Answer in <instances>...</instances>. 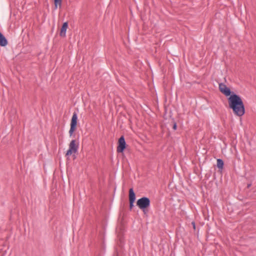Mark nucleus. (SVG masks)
I'll list each match as a JSON object with an SVG mask.
<instances>
[{"mask_svg": "<svg viewBox=\"0 0 256 256\" xmlns=\"http://www.w3.org/2000/svg\"><path fill=\"white\" fill-rule=\"evenodd\" d=\"M228 100L229 107L232 110L235 115L241 116L244 114V106L241 98L238 95L232 93Z\"/></svg>", "mask_w": 256, "mask_h": 256, "instance_id": "nucleus-1", "label": "nucleus"}, {"mask_svg": "<svg viewBox=\"0 0 256 256\" xmlns=\"http://www.w3.org/2000/svg\"><path fill=\"white\" fill-rule=\"evenodd\" d=\"M150 200L147 197H142L138 199L136 202L137 206L142 210L144 214H146V210L150 206Z\"/></svg>", "mask_w": 256, "mask_h": 256, "instance_id": "nucleus-2", "label": "nucleus"}, {"mask_svg": "<svg viewBox=\"0 0 256 256\" xmlns=\"http://www.w3.org/2000/svg\"><path fill=\"white\" fill-rule=\"evenodd\" d=\"M77 120H78V116L76 112H74L73 114L71 122H70V128L69 130L70 135L71 136L74 132L76 130V128L77 125Z\"/></svg>", "mask_w": 256, "mask_h": 256, "instance_id": "nucleus-3", "label": "nucleus"}, {"mask_svg": "<svg viewBox=\"0 0 256 256\" xmlns=\"http://www.w3.org/2000/svg\"><path fill=\"white\" fill-rule=\"evenodd\" d=\"M78 145L76 144V140H72L69 145V149L66 153V156H70L72 153H76L78 151Z\"/></svg>", "mask_w": 256, "mask_h": 256, "instance_id": "nucleus-4", "label": "nucleus"}, {"mask_svg": "<svg viewBox=\"0 0 256 256\" xmlns=\"http://www.w3.org/2000/svg\"><path fill=\"white\" fill-rule=\"evenodd\" d=\"M126 148V142L124 136H121L118 141V152H122Z\"/></svg>", "mask_w": 256, "mask_h": 256, "instance_id": "nucleus-5", "label": "nucleus"}, {"mask_svg": "<svg viewBox=\"0 0 256 256\" xmlns=\"http://www.w3.org/2000/svg\"><path fill=\"white\" fill-rule=\"evenodd\" d=\"M219 90L222 93L226 96H230L232 94L230 88L227 87L223 83L219 84Z\"/></svg>", "mask_w": 256, "mask_h": 256, "instance_id": "nucleus-6", "label": "nucleus"}, {"mask_svg": "<svg viewBox=\"0 0 256 256\" xmlns=\"http://www.w3.org/2000/svg\"><path fill=\"white\" fill-rule=\"evenodd\" d=\"M68 27V22H65L63 24L60 32V36H61L64 37L66 36V29Z\"/></svg>", "mask_w": 256, "mask_h": 256, "instance_id": "nucleus-7", "label": "nucleus"}, {"mask_svg": "<svg viewBox=\"0 0 256 256\" xmlns=\"http://www.w3.org/2000/svg\"><path fill=\"white\" fill-rule=\"evenodd\" d=\"M128 198L129 202H135L136 194L132 188H131L129 190Z\"/></svg>", "mask_w": 256, "mask_h": 256, "instance_id": "nucleus-8", "label": "nucleus"}, {"mask_svg": "<svg viewBox=\"0 0 256 256\" xmlns=\"http://www.w3.org/2000/svg\"><path fill=\"white\" fill-rule=\"evenodd\" d=\"M8 44V40L1 33L0 34V46H4Z\"/></svg>", "mask_w": 256, "mask_h": 256, "instance_id": "nucleus-9", "label": "nucleus"}, {"mask_svg": "<svg viewBox=\"0 0 256 256\" xmlns=\"http://www.w3.org/2000/svg\"><path fill=\"white\" fill-rule=\"evenodd\" d=\"M224 162L222 159L217 160V166L220 169H222L224 167Z\"/></svg>", "mask_w": 256, "mask_h": 256, "instance_id": "nucleus-10", "label": "nucleus"}, {"mask_svg": "<svg viewBox=\"0 0 256 256\" xmlns=\"http://www.w3.org/2000/svg\"><path fill=\"white\" fill-rule=\"evenodd\" d=\"M62 0H54L55 9H56L58 6L60 8L62 6Z\"/></svg>", "mask_w": 256, "mask_h": 256, "instance_id": "nucleus-11", "label": "nucleus"}, {"mask_svg": "<svg viewBox=\"0 0 256 256\" xmlns=\"http://www.w3.org/2000/svg\"><path fill=\"white\" fill-rule=\"evenodd\" d=\"M172 128L174 130H176L177 128L176 123L174 120L172 121Z\"/></svg>", "mask_w": 256, "mask_h": 256, "instance_id": "nucleus-12", "label": "nucleus"}, {"mask_svg": "<svg viewBox=\"0 0 256 256\" xmlns=\"http://www.w3.org/2000/svg\"><path fill=\"white\" fill-rule=\"evenodd\" d=\"M130 202V210H132L134 206V202Z\"/></svg>", "mask_w": 256, "mask_h": 256, "instance_id": "nucleus-13", "label": "nucleus"}, {"mask_svg": "<svg viewBox=\"0 0 256 256\" xmlns=\"http://www.w3.org/2000/svg\"><path fill=\"white\" fill-rule=\"evenodd\" d=\"M192 224L193 226V228L195 230L196 229V224H195V222H192Z\"/></svg>", "mask_w": 256, "mask_h": 256, "instance_id": "nucleus-14", "label": "nucleus"}, {"mask_svg": "<svg viewBox=\"0 0 256 256\" xmlns=\"http://www.w3.org/2000/svg\"><path fill=\"white\" fill-rule=\"evenodd\" d=\"M251 186H252L251 184H248L247 185V188H250Z\"/></svg>", "mask_w": 256, "mask_h": 256, "instance_id": "nucleus-15", "label": "nucleus"}, {"mask_svg": "<svg viewBox=\"0 0 256 256\" xmlns=\"http://www.w3.org/2000/svg\"><path fill=\"white\" fill-rule=\"evenodd\" d=\"M0 34H1V32H0Z\"/></svg>", "mask_w": 256, "mask_h": 256, "instance_id": "nucleus-16", "label": "nucleus"}]
</instances>
